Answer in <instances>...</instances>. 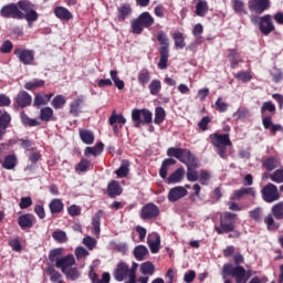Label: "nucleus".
I'll list each match as a JSON object with an SVG mask.
<instances>
[{"label":"nucleus","instance_id":"1","mask_svg":"<svg viewBox=\"0 0 283 283\" xmlns=\"http://www.w3.org/2000/svg\"><path fill=\"white\" fill-rule=\"evenodd\" d=\"M156 39L160 45L158 49L160 57L157 66L159 70H167L169 63V36L165 31H160L157 33Z\"/></svg>","mask_w":283,"mask_h":283},{"label":"nucleus","instance_id":"2","mask_svg":"<svg viewBox=\"0 0 283 283\" xmlns=\"http://www.w3.org/2000/svg\"><path fill=\"white\" fill-rule=\"evenodd\" d=\"M210 140H211L213 147H216L218 156H220V158H223V160H227V158H228L227 147H232L233 146V144L231 143V138L229 136V133H227V134H219V133L211 134L210 135Z\"/></svg>","mask_w":283,"mask_h":283},{"label":"nucleus","instance_id":"3","mask_svg":"<svg viewBox=\"0 0 283 283\" xmlns=\"http://www.w3.org/2000/svg\"><path fill=\"white\" fill-rule=\"evenodd\" d=\"M229 275L230 277H234L237 283H247V270L242 265L233 266L231 263L224 264L222 269L223 280H227Z\"/></svg>","mask_w":283,"mask_h":283},{"label":"nucleus","instance_id":"4","mask_svg":"<svg viewBox=\"0 0 283 283\" xmlns=\"http://www.w3.org/2000/svg\"><path fill=\"white\" fill-rule=\"evenodd\" d=\"M238 220V214L233 212H226L220 218V227L216 226L214 231L219 235H222V233H231V231H235V221Z\"/></svg>","mask_w":283,"mask_h":283},{"label":"nucleus","instance_id":"5","mask_svg":"<svg viewBox=\"0 0 283 283\" xmlns=\"http://www.w3.org/2000/svg\"><path fill=\"white\" fill-rule=\"evenodd\" d=\"M130 25L133 34H143L144 28H151L154 25V17L145 11L137 19L132 20Z\"/></svg>","mask_w":283,"mask_h":283},{"label":"nucleus","instance_id":"6","mask_svg":"<svg viewBox=\"0 0 283 283\" xmlns=\"http://www.w3.org/2000/svg\"><path fill=\"white\" fill-rule=\"evenodd\" d=\"M154 119L151 111L147 108H135L132 111V120L135 123V127H140V125H149Z\"/></svg>","mask_w":283,"mask_h":283},{"label":"nucleus","instance_id":"7","mask_svg":"<svg viewBox=\"0 0 283 283\" xmlns=\"http://www.w3.org/2000/svg\"><path fill=\"white\" fill-rule=\"evenodd\" d=\"M167 155L174 156V158H177V160H180V163H184L186 167H189V165H193V163H198L196 160V157H193V155H191V151L188 149L168 148Z\"/></svg>","mask_w":283,"mask_h":283},{"label":"nucleus","instance_id":"8","mask_svg":"<svg viewBox=\"0 0 283 283\" xmlns=\"http://www.w3.org/2000/svg\"><path fill=\"white\" fill-rule=\"evenodd\" d=\"M0 17L2 19H23V11L19 9L17 3H9L0 9Z\"/></svg>","mask_w":283,"mask_h":283},{"label":"nucleus","instance_id":"9","mask_svg":"<svg viewBox=\"0 0 283 283\" xmlns=\"http://www.w3.org/2000/svg\"><path fill=\"white\" fill-rule=\"evenodd\" d=\"M116 282H124L128 279V282H132V272L129 271V265L125 262H119L113 273Z\"/></svg>","mask_w":283,"mask_h":283},{"label":"nucleus","instance_id":"10","mask_svg":"<svg viewBox=\"0 0 283 283\" xmlns=\"http://www.w3.org/2000/svg\"><path fill=\"white\" fill-rule=\"evenodd\" d=\"M262 198L264 202H275L280 200V192L277 191V186L273 184H268L262 190Z\"/></svg>","mask_w":283,"mask_h":283},{"label":"nucleus","instance_id":"11","mask_svg":"<svg viewBox=\"0 0 283 283\" xmlns=\"http://www.w3.org/2000/svg\"><path fill=\"white\" fill-rule=\"evenodd\" d=\"M160 216V208L156 203H146L140 210L142 220H155Z\"/></svg>","mask_w":283,"mask_h":283},{"label":"nucleus","instance_id":"12","mask_svg":"<svg viewBox=\"0 0 283 283\" xmlns=\"http://www.w3.org/2000/svg\"><path fill=\"white\" fill-rule=\"evenodd\" d=\"M249 10L255 14H263L271 8V0H250L248 2Z\"/></svg>","mask_w":283,"mask_h":283},{"label":"nucleus","instance_id":"13","mask_svg":"<svg viewBox=\"0 0 283 283\" xmlns=\"http://www.w3.org/2000/svg\"><path fill=\"white\" fill-rule=\"evenodd\" d=\"M14 54L23 65H32L34 63V51L32 50L15 49Z\"/></svg>","mask_w":283,"mask_h":283},{"label":"nucleus","instance_id":"14","mask_svg":"<svg viewBox=\"0 0 283 283\" xmlns=\"http://www.w3.org/2000/svg\"><path fill=\"white\" fill-rule=\"evenodd\" d=\"M259 29L262 34L269 36V33L275 30V25L273 24V18L270 14L261 17L259 22Z\"/></svg>","mask_w":283,"mask_h":283},{"label":"nucleus","instance_id":"15","mask_svg":"<svg viewBox=\"0 0 283 283\" xmlns=\"http://www.w3.org/2000/svg\"><path fill=\"white\" fill-rule=\"evenodd\" d=\"M76 264V260L74 259V254H67L66 256H62L55 263L56 269H61L62 273L67 272L69 269H72Z\"/></svg>","mask_w":283,"mask_h":283},{"label":"nucleus","instance_id":"16","mask_svg":"<svg viewBox=\"0 0 283 283\" xmlns=\"http://www.w3.org/2000/svg\"><path fill=\"white\" fill-rule=\"evenodd\" d=\"M15 107H29L32 105V95L25 91H20L18 95L14 97Z\"/></svg>","mask_w":283,"mask_h":283},{"label":"nucleus","instance_id":"17","mask_svg":"<svg viewBox=\"0 0 283 283\" xmlns=\"http://www.w3.org/2000/svg\"><path fill=\"white\" fill-rule=\"evenodd\" d=\"M185 196H187V188L182 186H177L169 190L168 200L169 202H178V200L185 198Z\"/></svg>","mask_w":283,"mask_h":283},{"label":"nucleus","instance_id":"18","mask_svg":"<svg viewBox=\"0 0 283 283\" xmlns=\"http://www.w3.org/2000/svg\"><path fill=\"white\" fill-rule=\"evenodd\" d=\"M147 244L150 249V253H158L160 251V234L151 233L147 238Z\"/></svg>","mask_w":283,"mask_h":283},{"label":"nucleus","instance_id":"19","mask_svg":"<svg viewBox=\"0 0 283 283\" xmlns=\"http://www.w3.org/2000/svg\"><path fill=\"white\" fill-rule=\"evenodd\" d=\"M33 220H34V216H32L30 213L21 214L18 218V224L23 230L32 229V227H34Z\"/></svg>","mask_w":283,"mask_h":283},{"label":"nucleus","instance_id":"20","mask_svg":"<svg viewBox=\"0 0 283 283\" xmlns=\"http://www.w3.org/2000/svg\"><path fill=\"white\" fill-rule=\"evenodd\" d=\"M53 12L56 19H60V21H71V19L74 18L72 12H70V10H67L65 7H55Z\"/></svg>","mask_w":283,"mask_h":283},{"label":"nucleus","instance_id":"21","mask_svg":"<svg viewBox=\"0 0 283 283\" xmlns=\"http://www.w3.org/2000/svg\"><path fill=\"white\" fill-rule=\"evenodd\" d=\"M118 123L119 127H123L125 123H127V119L123 115H118L116 113H113L112 116L109 117V125L113 127L115 134L118 133Z\"/></svg>","mask_w":283,"mask_h":283},{"label":"nucleus","instance_id":"22","mask_svg":"<svg viewBox=\"0 0 283 283\" xmlns=\"http://www.w3.org/2000/svg\"><path fill=\"white\" fill-rule=\"evenodd\" d=\"M12 117L8 113H3L0 115V140H3V136L6 135V130L10 125Z\"/></svg>","mask_w":283,"mask_h":283},{"label":"nucleus","instance_id":"23","mask_svg":"<svg viewBox=\"0 0 283 283\" xmlns=\"http://www.w3.org/2000/svg\"><path fill=\"white\" fill-rule=\"evenodd\" d=\"M123 193V188L120 184L116 180H113L107 186V195L109 198H116V196H120Z\"/></svg>","mask_w":283,"mask_h":283},{"label":"nucleus","instance_id":"24","mask_svg":"<svg viewBox=\"0 0 283 283\" xmlns=\"http://www.w3.org/2000/svg\"><path fill=\"white\" fill-rule=\"evenodd\" d=\"M228 60L230 62L231 67L235 70V67H238V65L242 63V55H240L238 51L231 49L228 51Z\"/></svg>","mask_w":283,"mask_h":283},{"label":"nucleus","instance_id":"25","mask_svg":"<svg viewBox=\"0 0 283 283\" xmlns=\"http://www.w3.org/2000/svg\"><path fill=\"white\" fill-rule=\"evenodd\" d=\"M103 210H98L95 216L92 218V224H93V233L97 238L101 235V219L103 218Z\"/></svg>","mask_w":283,"mask_h":283},{"label":"nucleus","instance_id":"26","mask_svg":"<svg viewBox=\"0 0 283 283\" xmlns=\"http://www.w3.org/2000/svg\"><path fill=\"white\" fill-rule=\"evenodd\" d=\"M182 178H185V168H178L168 177L167 182L168 185H176L178 182H181Z\"/></svg>","mask_w":283,"mask_h":283},{"label":"nucleus","instance_id":"27","mask_svg":"<svg viewBox=\"0 0 283 283\" xmlns=\"http://www.w3.org/2000/svg\"><path fill=\"white\" fill-rule=\"evenodd\" d=\"M137 81L143 86L146 87L149 84V81H151V74L149 73V70L143 69L137 74Z\"/></svg>","mask_w":283,"mask_h":283},{"label":"nucleus","instance_id":"28","mask_svg":"<svg viewBox=\"0 0 283 283\" xmlns=\"http://www.w3.org/2000/svg\"><path fill=\"white\" fill-rule=\"evenodd\" d=\"M105 145L103 142L97 143L94 147H86L84 150L85 156H101Z\"/></svg>","mask_w":283,"mask_h":283},{"label":"nucleus","instance_id":"29","mask_svg":"<svg viewBox=\"0 0 283 283\" xmlns=\"http://www.w3.org/2000/svg\"><path fill=\"white\" fill-rule=\"evenodd\" d=\"M88 277L93 283H109L111 280L109 273L107 272H104L102 274V279H98V274H96V272H94L92 269L88 273Z\"/></svg>","mask_w":283,"mask_h":283},{"label":"nucleus","instance_id":"30","mask_svg":"<svg viewBox=\"0 0 283 283\" xmlns=\"http://www.w3.org/2000/svg\"><path fill=\"white\" fill-rule=\"evenodd\" d=\"M80 138L85 145H94V132L80 128Z\"/></svg>","mask_w":283,"mask_h":283},{"label":"nucleus","instance_id":"31","mask_svg":"<svg viewBox=\"0 0 283 283\" xmlns=\"http://www.w3.org/2000/svg\"><path fill=\"white\" fill-rule=\"evenodd\" d=\"M187 180H189V182H196L198 180V171H196V169H198V161L192 163L191 165L187 166Z\"/></svg>","mask_w":283,"mask_h":283},{"label":"nucleus","instance_id":"32","mask_svg":"<svg viewBox=\"0 0 283 283\" xmlns=\"http://www.w3.org/2000/svg\"><path fill=\"white\" fill-rule=\"evenodd\" d=\"M83 96H78L77 98H75L71 105H70V114H72V116H78V114H81V105H83Z\"/></svg>","mask_w":283,"mask_h":283},{"label":"nucleus","instance_id":"33","mask_svg":"<svg viewBox=\"0 0 283 283\" xmlns=\"http://www.w3.org/2000/svg\"><path fill=\"white\" fill-rule=\"evenodd\" d=\"M22 125L25 127H39L41 125V122L36 118H30L25 112H22L21 115Z\"/></svg>","mask_w":283,"mask_h":283},{"label":"nucleus","instance_id":"34","mask_svg":"<svg viewBox=\"0 0 283 283\" xmlns=\"http://www.w3.org/2000/svg\"><path fill=\"white\" fill-rule=\"evenodd\" d=\"M176 163V159L174 158H168L165 159L161 164L160 170H159V176L165 180L167 178V172L169 171V167Z\"/></svg>","mask_w":283,"mask_h":283},{"label":"nucleus","instance_id":"35","mask_svg":"<svg viewBox=\"0 0 283 283\" xmlns=\"http://www.w3.org/2000/svg\"><path fill=\"white\" fill-rule=\"evenodd\" d=\"M133 253L138 262H143V260H145V256L149 254V250H147V247L145 245H137L135 247Z\"/></svg>","mask_w":283,"mask_h":283},{"label":"nucleus","instance_id":"36","mask_svg":"<svg viewBox=\"0 0 283 283\" xmlns=\"http://www.w3.org/2000/svg\"><path fill=\"white\" fill-rule=\"evenodd\" d=\"M52 96H54V94L50 93V94H36L34 97V102L33 105L35 107H40V105H48V102L52 98Z\"/></svg>","mask_w":283,"mask_h":283},{"label":"nucleus","instance_id":"37","mask_svg":"<svg viewBox=\"0 0 283 283\" xmlns=\"http://www.w3.org/2000/svg\"><path fill=\"white\" fill-rule=\"evenodd\" d=\"M64 207L65 206L63 205V201H61V199H53L49 203V209L52 214L61 213V211H63Z\"/></svg>","mask_w":283,"mask_h":283},{"label":"nucleus","instance_id":"38","mask_svg":"<svg viewBox=\"0 0 283 283\" xmlns=\"http://www.w3.org/2000/svg\"><path fill=\"white\" fill-rule=\"evenodd\" d=\"M172 39L177 50H184V48H186L187 43H185V35L180 31H176L172 35Z\"/></svg>","mask_w":283,"mask_h":283},{"label":"nucleus","instance_id":"39","mask_svg":"<svg viewBox=\"0 0 283 283\" xmlns=\"http://www.w3.org/2000/svg\"><path fill=\"white\" fill-rule=\"evenodd\" d=\"M128 17H132V6L123 4L118 8V21H125Z\"/></svg>","mask_w":283,"mask_h":283},{"label":"nucleus","instance_id":"40","mask_svg":"<svg viewBox=\"0 0 283 283\" xmlns=\"http://www.w3.org/2000/svg\"><path fill=\"white\" fill-rule=\"evenodd\" d=\"M244 196H252V198H255V189L241 188V189L234 191V198L237 200H240V198H244Z\"/></svg>","mask_w":283,"mask_h":283},{"label":"nucleus","instance_id":"41","mask_svg":"<svg viewBox=\"0 0 283 283\" xmlns=\"http://www.w3.org/2000/svg\"><path fill=\"white\" fill-rule=\"evenodd\" d=\"M148 90L151 96H158L160 90H163V83H160V80H153L148 85Z\"/></svg>","mask_w":283,"mask_h":283},{"label":"nucleus","instance_id":"42","mask_svg":"<svg viewBox=\"0 0 283 283\" xmlns=\"http://www.w3.org/2000/svg\"><path fill=\"white\" fill-rule=\"evenodd\" d=\"M233 118L237 120H244L251 118V111L247 107H239L238 111L233 114Z\"/></svg>","mask_w":283,"mask_h":283},{"label":"nucleus","instance_id":"43","mask_svg":"<svg viewBox=\"0 0 283 283\" xmlns=\"http://www.w3.org/2000/svg\"><path fill=\"white\" fill-rule=\"evenodd\" d=\"M209 12V4L205 0H200L196 6L197 17H205Z\"/></svg>","mask_w":283,"mask_h":283},{"label":"nucleus","instance_id":"44","mask_svg":"<svg viewBox=\"0 0 283 283\" xmlns=\"http://www.w3.org/2000/svg\"><path fill=\"white\" fill-rule=\"evenodd\" d=\"M118 178H127L129 174V160L124 159L120 167L116 170Z\"/></svg>","mask_w":283,"mask_h":283},{"label":"nucleus","instance_id":"45","mask_svg":"<svg viewBox=\"0 0 283 283\" xmlns=\"http://www.w3.org/2000/svg\"><path fill=\"white\" fill-rule=\"evenodd\" d=\"M44 85H45V81L34 78V80H32L30 82H27L24 84V90H28L29 92H32V90L43 87Z\"/></svg>","mask_w":283,"mask_h":283},{"label":"nucleus","instance_id":"46","mask_svg":"<svg viewBox=\"0 0 283 283\" xmlns=\"http://www.w3.org/2000/svg\"><path fill=\"white\" fill-rule=\"evenodd\" d=\"M3 169H14L17 167V156L14 155H8L3 163H2Z\"/></svg>","mask_w":283,"mask_h":283},{"label":"nucleus","instance_id":"47","mask_svg":"<svg viewBox=\"0 0 283 283\" xmlns=\"http://www.w3.org/2000/svg\"><path fill=\"white\" fill-rule=\"evenodd\" d=\"M52 116H54V111L50 106H46L40 111V118L44 123H50V119L52 118Z\"/></svg>","mask_w":283,"mask_h":283},{"label":"nucleus","instance_id":"48","mask_svg":"<svg viewBox=\"0 0 283 283\" xmlns=\"http://www.w3.org/2000/svg\"><path fill=\"white\" fill-rule=\"evenodd\" d=\"M52 238L53 240H55V242H59L60 244H65V242H67V233H65V231L63 230H56L52 233Z\"/></svg>","mask_w":283,"mask_h":283},{"label":"nucleus","instance_id":"49","mask_svg":"<svg viewBox=\"0 0 283 283\" xmlns=\"http://www.w3.org/2000/svg\"><path fill=\"white\" fill-rule=\"evenodd\" d=\"M109 74H111V78H112L115 87H117V90H124L125 88V82L123 80L118 78V72L112 70L109 72Z\"/></svg>","mask_w":283,"mask_h":283},{"label":"nucleus","instance_id":"50","mask_svg":"<svg viewBox=\"0 0 283 283\" xmlns=\"http://www.w3.org/2000/svg\"><path fill=\"white\" fill-rule=\"evenodd\" d=\"M64 275H66V279L70 280L71 282H74L81 277V272L76 268H70L66 270V272H63Z\"/></svg>","mask_w":283,"mask_h":283},{"label":"nucleus","instance_id":"51","mask_svg":"<svg viewBox=\"0 0 283 283\" xmlns=\"http://www.w3.org/2000/svg\"><path fill=\"white\" fill-rule=\"evenodd\" d=\"M65 96L63 95H56L53 99H52V107H54V109H63V107H65Z\"/></svg>","mask_w":283,"mask_h":283},{"label":"nucleus","instance_id":"52","mask_svg":"<svg viewBox=\"0 0 283 283\" xmlns=\"http://www.w3.org/2000/svg\"><path fill=\"white\" fill-rule=\"evenodd\" d=\"M272 216H274L276 220H283V201L272 207Z\"/></svg>","mask_w":283,"mask_h":283},{"label":"nucleus","instance_id":"53","mask_svg":"<svg viewBox=\"0 0 283 283\" xmlns=\"http://www.w3.org/2000/svg\"><path fill=\"white\" fill-rule=\"evenodd\" d=\"M155 271H156V268L151 262H145L140 265L142 275H151L153 273H155Z\"/></svg>","mask_w":283,"mask_h":283},{"label":"nucleus","instance_id":"54","mask_svg":"<svg viewBox=\"0 0 283 283\" xmlns=\"http://www.w3.org/2000/svg\"><path fill=\"white\" fill-rule=\"evenodd\" d=\"M165 116H166L165 108L160 106L156 107L155 119H154L155 125H160L165 120Z\"/></svg>","mask_w":283,"mask_h":283},{"label":"nucleus","instance_id":"55","mask_svg":"<svg viewBox=\"0 0 283 283\" xmlns=\"http://www.w3.org/2000/svg\"><path fill=\"white\" fill-rule=\"evenodd\" d=\"M275 104H273V102H264L263 105L261 106V114L262 116L266 115V112H269V114H275Z\"/></svg>","mask_w":283,"mask_h":283},{"label":"nucleus","instance_id":"56","mask_svg":"<svg viewBox=\"0 0 283 283\" xmlns=\"http://www.w3.org/2000/svg\"><path fill=\"white\" fill-rule=\"evenodd\" d=\"M249 216L254 222H262V217L264 216V212L262 211V208L258 207L249 212Z\"/></svg>","mask_w":283,"mask_h":283},{"label":"nucleus","instance_id":"57","mask_svg":"<svg viewBox=\"0 0 283 283\" xmlns=\"http://www.w3.org/2000/svg\"><path fill=\"white\" fill-rule=\"evenodd\" d=\"M90 165H92L90 160L81 159V161L75 166V171H77L78 174H83L87 171V169H90Z\"/></svg>","mask_w":283,"mask_h":283},{"label":"nucleus","instance_id":"58","mask_svg":"<svg viewBox=\"0 0 283 283\" xmlns=\"http://www.w3.org/2000/svg\"><path fill=\"white\" fill-rule=\"evenodd\" d=\"M279 165V161L275 159V157H270L263 161V166L268 171H273V169H276Z\"/></svg>","mask_w":283,"mask_h":283},{"label":"nucleus","instance_id":"59","mask_svg":"<svg viewBox=\"0 0 283 283\" xmlns=\"http://www.w3.org/2000/svg\"><path fill=\"white\" fill-rule=\"evenodd\" d=\"M270 179L272 180V182H277V185H282V182H283V168L276 169L273 174H271Z\"/></svg>","mask_w":283,"mask_h":283},{"label":"nucleus","instance_id":"60","mask_svg":"<svg viewBox=\"0 0 283 283\" xmlns=\"http://www.w3.org/2000/svg\"><path fill=\"white\" fill-rule=\"evenodd\" d=\"M83 244L88 249V251H94L96 249L97 241L91 235L83 239Z\"/></svg>","mask_w":283,"mask_h":283},{"label":"nucleus","instance_id":"61","mask_svg":"<svg viewBox=\"0 0 283 283\" xmlns=\"http://www.w3.org/2000/svg\"><path fill=\"white\" fill-rule=\"evenodd\" d=\"M48 273H49V275H51L52 283H63V281H61V273H59V271L54 270V268H49Z\"/></svg>","mask_w":283,"mask_h":283},{"label":"nucleus","instance_id":"62","mask_svg":"<svg viewBox=\"0 0 283 283\" xmlns=\"http://www.w3.org/2000/svg\"><path fill=\"white\" fill-rule=\"evenodd\" d=\"M61 255H63V249H54L50 252L49 260L56 264L61 260Z\"/></svg>","mask_w":283,"mask_h":283},{"label":"nucleus","instance_id":"63","mask_svg":"<svg viewBox=\"0 0 283 283\" xmlns=\"http://www.w3.org/2000/svg\"><path fill=\"white\" fill-rule=\"evenodd\" d=\"M233 10L237 14H247V11L244 10V2L242 0L233 1Z\"/></svg>","mask_w":283,"mask_h":283},{"label":"nucleus","instance_id":"64","mask_svg":"<svg viewBox=\"0 0 283 283\" xmlns=\"http://www.w3.org/2000/svg\"><path fill=\"white\" fill-rule=\"evenodd\" d=\"M271 76H272V81L274 83H280L281 81H283V73H282V70L277 69V67H274L272 71H271Z\"/></svg>","mask_w":283,"mask_h":283}]
</instances>
